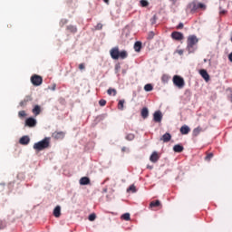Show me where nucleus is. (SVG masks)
I'll return each mask as SVG.
<instances>
[{
	"mask_svg": "<svg viewBox=\"0 0 232 232\" xmlns=\"http://www.w3.org/2000/svg\"><path fill=\"white\" fill-rule=\"evenodd\" d=\"M160 140H162V142H169V140H171V134H169V132H166L162 135Z\"/></svg>",
	"mask_w": 232,
	"mask_h": 232,
	"instance_id": "dca6fc26",
	"label": "nucleus"
},
{
	"mask_svg": "<svg viewBox=\"0 0 232 232\" xmlns=\"http://www.w3.org/2000/svg\"><path fill=\"white\" fill-rule=\"evenodd\" d=\"M173 151H175V153H182L184 151V147L180 144L174 145Z\"/></svg>",
	"mask_w": 232,
	"mask_h": 232,
	"instance_id": "a211bd4d",
	"label": "nucleus"
},
{
	"mask_svg": "<svg viewBox=\"0 0 232 232\" xmlns=\"http://www.w3.org/2000/svg\"><path fill=\"white\" fill-rule=\"evenodd\" d=\"M160 206V200L151 201L150 203V208H159Z\"/></svg>",
	"mask_w": 232,
	"mask_h": 232,
	"instance_id": "393cba45",
	"label": "nucleus"
},
{
	"mask_svg": "<svg viewBox=\"0 0 232 232\" xmlns=\"http://www.w3.org/2000/svg\"><path fill=\"white\" fill-rule=\"evenodd\" d=\"M0 229H5V222L0 221Z\"/></svg>",
	"mask_w": 232,
	"mask_h": 232,
	"instance_id": "79ce46f5",
	"label": "nucleus"
},
{
	"mask_svg": "<svg viewBox=\"0 0 232 232\" xmlns=\"http://www.w3.org/2000/svg\"><path fill=\"white\" fill-rule=\"evenodd\" d=\"M155 37V33H153V31L150 32L148 34V39L151 40Z\"/></svg>",
	"mask_w": 232,
	"mask_h": 232,
	"instance_id": "4c0bfd02",
	"label": "nucleus"
},
{
	"mask_svg": "<svg viewBox=\"0 0 232 232\" xmlns=\"http://www.w3.org/2000/svg\"><path fill=\"white\" fill-rule=\"evenodd\" d=\"M124 102L125 101L124 100H120L119 102H118V110H124Z\"/></svg>",
	"mask_w": 232,
	"mask_h": 232,
	"instance_id": "cd10ccee",
	"label": "nucleus"
},
{
	"mask_svg": "<svg viewBox=\"0 0 232 232\" xmlns=\"http://www.w3.org/2000/svg\"><path fill=\"white\" fill-rule=\"evenodd\" d=\"M149 115H150V111H148V108L144 107L141 110V117H142V119H148Z\"/></svg>",
	"mask_w": 232,
	"mask_h": 232,
	"instance_id": "5701e85b",
	"label": "nucleus"
},
{
	"mask_svg": "<svg viewBox=\"0 0 232 232\" xmlns=\"http://www.w3.org/2000/svg\"><path fill=\"white\" fill-rule=\"evenodd\" d=\"M84 68H85L84 63L79 64V70H84Z\"/></svg>",
	"mask_w": 232,
	"mask_h": 232,
	"instance_id": "a19ab883",
	"label": "nucleus"
},
{
	"mask_svg": "<svg viewBox=\"0 0 232 232\" xmlns=\"http://www.w3.org/2000/svg\"><path fill=\"white\" fill-rule=\"evenodd\" d=\"M162 82L166 83L168 81H169V76L168 74H163L161 77Z\"/></svg>",
	"mask_w": 232,
	"mask_h": 232,
	"instance_id": "c756f323",
	"label": "nucleus"
},
{
	"mask_svg": "<svg viewBox=\"0 0 232 232\" xmlns=\"http://www.w3.org/2000/svg\"><path fill=\"white\" fill-rule=\"evenodd\" d=\"M188 8H189L191 14H195V12L198 10V5L197 1H193L190 4H188Z\"/></svg>",
	"mask_w": 232,
	"mask_h": 232,
	"instance_id": "1a4fd4ad",
	"label": "nucleus"
},
{
	"mask_svg": "<svg viewBox=\"0 0 232 232\" xmlns=\"http://www.w3.org/2000/svg\"><path fill=\"white\" fill-rule=\"evenodd\" d=\"M111 57L114 61H118V59H127L128 58V52L126 51H119V47H113L110 51Z\"/></svg>",
	"mask_w": 232,
	"mask_h": 232,
	"instance_id": "f03ea898",
	"label": "nucleus"
},
{
	"mask_svg": "<svg viewBox=\"0 0 232 232\" xmlns=\"http://www.w3.org/2000/svg\"><path fill=\"white\" fill-rule=\"evenodd\" d=\"M179 131H180L181 135H188V133H189L191 131V129L188 125H183L179 129Z\"/></svg>",
	"mask_w": 232,
	"mask_h": 232,
	"instance_id": "ddd939ff",
	"label": "nucleus"
},
{
	"mask_svg": "<svg viewBox=\"0 0 232 232\" xmlns=\"http://www.w3.org/2000/svg\"><path fill=\"white\" fill-rule=\"evenodd\" d=\"M142 49V43L141 42H136L134 44V50L135 52H140V50Z\"/></svg>",
	"mask_w": 232,
	"mask_h": 232,
	"instance_id": "b1692460",
	"label": "nucleus"
},
{
	"mask_svg": "<svg viewBox=\"0 0 232 232\" xmlns=\"http://www.w3.org/2000/svg\"><path fill=\"white\" fill-rule=\"evenodd\" d=\"M97 27H98V28H102V24H98Z\"/></svg>",
	"mask_w": 232,
	"mask_h": 232,
	"instance_id": "49530a36",
	"label": "nucleus"
},
{
	"mask_svg": "<svg viewBox=\"0 0 232 232\" xmlns=\"http://www.w3.org/2000/svg\"><path fill=\"white\" fill-rule=\"evenodd\" d=\"M107 93L108 95H113V97H115V95H117V90L113 88H109Z\"/></svg>",
	"mask_w": 232,
	"mask_h": 232,
	"instance_id": "a878e982",
	"label": "nucleus"
},
{
	"mask_svg": "<svg viewBox=\"0 0 232 232\" xmlns=\"http://www.w3.org/2000/svg\"><path fill=\"white\" fill-rule=\"evenodd\" d=\"M34 150L35 151H43V150H48L50 148V138H44V140L34 144Z\"/></svg>",
	"mask_w": 232,
	"mask_h": 232,
	"instance_id": "7ed1b4c3",
	"label": "nucleus"
},
{
	"mask_svg": "<svg viewBox=\"0 0 232 232\" xmlns=\"http://www.w3.org/2000/svg\"><path fill=\"white\" fill-rule=\"evenodd\" d=\"M155 19H157V16L154 15V16H153V20L155 21Z\"/></svg>",
	"mask_w": 232,
	"mask_h": 232,
	"instance_id": "8fccbe9b",
	"label": "nucleus"
},
{
	"mask_svg": "<svg viewBox=\"0 0 232 232\" xmlns=\"http://www.w3.org/2000/svg\"><path fill=\"white\" fill-rule=\"evenodd\" d=\"M121 151H126V147H123L122 149H121Z\"/></svg>",
	"mask_w": 232,
	"mask_h": 232,
	"instance_id": "de8ad7c7",
	"label": "nucleus"
},
{
	"mask_svg": "<svg viewBox=\"0 0 232 232\" xmlns=\"http://www.w3.org/2000/svg\"><path fill=\"white\" fill-rule=\"evenodd\" d=\"M182 28H184V24L179 23L177 26V30H182Z\"/></svg>",
	"mask_w": 232,
	"mask_h": 232,
	"instance_id": "ea45409f",
	"label": "nucleus"
},
{
	"mask_svg": "<svg viewBox=\"0 0 232 232\" xmlns=\"http://www.w3.org/2000/svg\"><path fill=\"white\" fill-rule=\"evenodd\" d=\"M133 139H135V134H132V133L127 134L126 136L127 140H133Z\"/></svg>",
	"mask_w": 232,
	"mask_h": 232,
	"instance_id": "72a5a7b5",
	"label": "nucleus"
},
{
	"mask_svg": "<svg viewBox=\"0 0 232 232\" xmlns=\"http://www.w3.org/2000/svg\"><path fill=\"white\" fill-rule=\"evenodd\" d=\"M198 9L206 10V5H204L202 3H198Z\"/></svg>",
	"mask_w": 232,
	"mask_h": 232,
	"instance_id": "e433bc0d",
	"label": "nucleus"
},
{
	"mask_svg": "<svg viewBox=\"0 0 232 232\" xmlns=\"http://www.w3.org/2000/svg\"><path fill=\"white\" fill-rule=\"evenodd\" d=\"M202 131H204L202 130V127L198 126L193 130L192 135H193V137H198V135H200V133H202Z\"/></svg>",
	"mask_w": 232,
	"mask_h": 232,
	"instance_id": "f3484780",
	"label": "nucleus"
},
{
	"mask_svg": "<svg viewBox=\"0 0 232 232\" xmlns=\"http://www.w3.org/2000/svg\"><path fill=\"white\" fill-rule=\"evenodd\" d=\"M178 53H179V55H182V54L184 53V51L179 50V51H178Z\"/></svg>",
	"mask_w": 232,
	"mask_h": 232,
	"instance_id": "c03bdc74",
	"label": "nucleus"
},
{
	"mask_svg": "<svg viewBox=\"0 0 232 232\" xmlns=\"http://www.w3.org/2000/svg\"><path fill=\"white\" fill-rule=\"evenodd\" d=\"M173 84L177 86L179 90H182L184 86H186V82H184V78L179 75H174L172 79Z\"/></svg>",
	"mask_w": 232,
	"mask_h": 232,
	"instance_id": "20e7f679",
	"label": "nucleus"
},
{
	"mask_svg": "<svg viewBox=\"0 0 232 232\" xmlns=\"http://www.w3.org/2000/svg\"><path fill=\"white\" fill-rule=\"evenodd\" d=\"M55 88H56V85H55V84H53V86L51 87V90H52L53 92H55Z\"/></svg>",
	"mask_w": 232,
	"mask_h": 232,
	"instance_id": "37998d69",
	"label": "nucleus"
},
{
	"mask_svg": "<svg viewBox=\"0 0 232 232\" xmlns=\"http://www.w3.org/2000/svg\"><path fill=\"white\" fill-rule=\"evenodd\" d=\"M96 218H97V215H95V213H92L89 216L90 222H93V220H95Z\"/></svg>",
	"mask_w": 232,
	"mask_h": 232,
	"instance_id": "f704fd0d",
	"label": "nucleus"
},
{
	"mask_svg": "<svg viewBox=\"0 0 232 232\" xmlns=\"http://www.w3.org/2000/svg\"><path fill=\"white\" fill-rule=\"evenodd\" d=\"M28 102H32V96H25L24 99L20 102L19 105L21 106V108H24L28 105Z\"/></svg>",
	"mask_w": 232,
	"mask_h": 232,
	"instance_id": "9b49d317",
	"label": "nucleus"
},
{
	"mask_svg": "<svg viewBox=\"0 0 232 232\" xmlns=\"http://www.w3.org/2000/svg\"><path fill=\"white\" fill-rule=\"evenodd\" d=\"M140 5L142 8H146V6H150V2L148 0H140Z\"/></svg>",
	"mask_w": 232,
	"mask_h": 232,
	"instance_id": "bb28decb",
	"label": "nucleus"
},
{
	"mask_svg": "<svg viewBox=\"0 0 232 232\" xmlns=\"http://www.w3.org/2000/svg\"><path fill=\"white\" fill-rule=\"evenodd\" d=\"M171 37L174 39V41H182L184 39V34L180 32H172Z\"/></svg>",
	"mask_w": 232,
	"mask_h": 232,
	"instance_id": "0eeeda50",
	"label": "nucleus"
},
{
	"mask_svg": "<svg viewBox=\"0 0 232 232\" xmlns=\"http://www.w3.org/2000/svg\"><path fill=\"white\" fill-rule=\"evenodd\" d=\"M18 117H19L20 119H23V118L26 117V111H20L18 112Z\"/></svg>",
	"mask_w": 232,
	"mask_h": 232,
	"instance_id": "7c9ffc66",
	"label": "nucleus"
},
{
	"mask_svg": "<svg viewBox=\"0 0 232 232\" xmlns=\"http://www.w3.org/2000/svg\"><path fill=\"white\" fill-rule=\"evenodd\" d=\"M103 2H105L106 5H110V0H103Z\"/></svg>",
	"mask_w": 232,
	"mask_h": 232,
	"instance_id": "a18cd8bd",
	"label": "nucleus"
},
{
	"mask_svg": "<svg viewBox=\"0 0 232 232\" xmlns=\"http://www.w3.org/2000/svg\"><path fill=\"white\" fill-rule=\"evenodd\" d=\"M213 159V153H208L206 157H205V160H207L208 162H209V160H211Z\"/></svg>",
	"mask_w": 232,
	"mask_h": 232,
	"instance_id": "c9c22d12",
	"label": "nucleus"
},
{
	"mask_svg": "<svg viewBox=\"0 0 232 232\" xmlns=\"http://www.w3.org/2000/svg\"><path fill=\"white\" fill-rule=\"evenodd\" d=\"M121 218L123 219V220H130V213H125V214H123L122 216H121Z\"/></svg>",
	"mask_w": 232,
	"mask_h": 232,
	"instance_id": "473e14b6",
	"label": "nucleus"
},
{
	"mask_svg": "<svg viewBox=\"0 0 232 232\" xmlns=\"http://www.w3.org/2000/svg\"><path fill=\"white\" fill-rule=\"evenodd\" d=\"M199 75H201V77L204 79V81H206V82H209V73H208V71H206L205 69H201L199 71Z\"/></svg>",
	"mask_w": 232,
	"mask_h": 232,
	"instance_id": "9d476101",
	"label": "nucleus"
},
{
	"mask_svg": "<svg viewBox=\"0 0 232 232\" xmlns=\"http://www.w3.org/2000/svg\"><path fill=\"white\" fill-rule=\"evenodd\" d=\"M127 191L128 192L131 191L132 193H135L137 191V188H135V185H130L127 189Z\"/></svg>",
	"mask_w": 232,
	"mask_h": 232,
	"instance_id": "2f4dec72",
	"label": "nucleus"
},
{
	"mask_svg": "<svg viewBox=\"0 0 232 232\" xmlns=\"http://www.w3.org/2000/svg\"><path fill=\"white\" fill-rule=\"evenodd\" d=\"M19 143L22 144L23 146H26V145L30 144V137H28V136H23V137L19 140Z\"/></svg>",
	"mask_w": 232,
	"mask_h": 232,
	"instance_id": "2eb2a0df",
	"label": "nucleus"
},
{
	"mask_svg": "<svg viewBox=\"0 0 232 232\" xmlns=\"http://www.w3.org/2000/svg\"><path fill=\"white\" fill-rule=\"evenodd\" d=\"M31 82L34 86H41L43 84V77L37 74H34L31 77Z\"/></svg>",
	"mask_w": 232,
	"mask_h": 232,
	"instance_id": "39448f33",
	"label": "nucleus"
},
{
	"mask_svg": "<svg viewBox=\"0 0 232 232\" xmlns=\"http://www.w3.org/2000/svg\"><path fill=\"white\" fill-rule=\"evenodd\" d=\"M99 104H100V106H106V100H104V99L100 100Z\"/></svg>",
	"mask_w": 232,
	"mask_h": 232,
	"instance_id": "58836bf2",
	"label": "nucleus"
},
{
	"mask_svg": "<svg viewBox=\"0 0 232 232\" xmlns=\"http://www.w3.org/2000/svg\"><path fill=\"white\" fill-rule=\"evenodd\" d=\"M198 43V38H197V35L195 34L188 35L187 39V50L188 53H195V50H196L195 46H197Z\"/></svg>",
	"mask_w": 232,
	"mask_h": 232,
	"instance_id": "f257e3e1",
	"label": "nucleus"
},
{
	"mask_svg": "<svg viewBox=\"0 0 232 232\" xmlns=\"http://www.w3.org/2000/svg\"><path fill=\"white\" fill-rule=\"evenodd\" d=\"M32 112L34 113V115H35V117H37V115H40L41 114V106L35 105L34 107Z\"/></svg>",
	"mask_w": 232,
	"mask_h": 232,
	"instance_id": "412c9836",
	"label": "nucleus"
},
{
	"mask_svg": "<svg viewBox=\"0 0 232 232\" xmlns=\"http://www.w3.org/2000/svg\"><path fill=\"white\" fill-rule=\"evenodd\" d=\"M153 121L154 122H161L162 121V112L160 111H157L153 114Z\"/></svg>",
	"mask_w": 232,
	"mask_h": 232,
	"instance_id": "6e6552de",
	"label": "nucleus"
},
{
	"mask_svg": "<svg viewBox=\"0 0 232 232\" xmlns=\"http://www.w3.org/2000/svg\"><path fill=\"white\" fill-rule=\"evenodd\" d=\"M80 184L81 186H88V184H90V178L82 177L80 179Z\"/></svg>",
	"mask_w": 232,
	"mask_h": 232,
	"instance_id": "6ab92c4d",
	"label": "nucleus"
},
{
	"mask_svg": "<svg viewBox=\"0 0 232 232\" xmlns=\"http://www.w3.org/2000/svg\"><path fill=\"white\" fill-rule=\"evenodd\" d=\"M66 30L70 32L71 34H77V26L75 25H68L66 27Z\"/></svg>",
	"mask_w": 232,
	"mask_h": 232,
	"instance_id": "4be33fe9",
	"label": "nucleus"
},
{
	"mask_svg": "<svg viewBox=\"0 0 232 232\" xmlns=\"http://www.w3.org/2000/svg\"><path fill=\"white\" fill-rule=\"evenodd\" d=\"M64 135H65V133L63 131H54L53 133V138L59 140L61 139H64Z\"/></svg>",
	"mask_w": 232,
	"mask_h": 232,
	"instance_id": "4468645a",
	"label": "nucleus"
},
{
	"mask_svg": "<svg viewBox=\"0 0 232 232\" xmlns=\"http://www.w3.org/2000/svg\"><path fill=\"white\" fill-rule=\"evenodd\" d=\"M159 159H160V156L159 155V152H157V151L152 152V154L150 157V162H153V163L158 162Z\"/></svg>",
	"mask_w": 232,
	"mask_h": 232,
	"instance_id": "f8f14e48",
	"label": "nucleus"
},
{
	"mask_svg": "<svg viewBox=\"0 0 232 232\" xmlns=\"http://www.w3.org/2000/svg\"><path fill=\"white\" fill-rule=\"evenodd\" d=\"M25 126L28 128H35L37 126V120L30 117L25 120Z\"/></svg>",
	"mask_w": 232,
	"mask_h": 232,
	"instance_id": "423d86ee",
	"label": "nucleus"
},
{
	"mask_svg": "<svg viewBox=\"0 0 232 232\" xmlns=\"http://www.w3.org/2000/svg\"><path fill=\"white\" fill-rule=\"evenodd\" d=\"M53 216L56 218H59L61 217V206H56L53 209Z\"/></svg>",
	"mask_w": 232,
	"mask_h": 232,
	"instance_id": "aec40b11",
	"label": "nucleus"
},
{
	"mask_svg": "<svg viewBox=\"0 0 232 232\" xmlns=\"http://www.w3.org/2000/svg\"><path fill=\"white\" fill-rule=\"evenodd\" d=\"M145 92H152L153 91V85L151 83H148L144 86Z\"/></svg>",
	"mask_w": 232,
	"mask_h": 232,
	"instance_id": "c85d7f7f",
	"label": "nucleus"
},
{
	"mask_svg": "<svg viewBox=\"0 0 232 232\" xmlns=\"http://www.w3.org/2000/svg\"><path fill=\"white\" fill-rule=\"evenodd\" d=\"M147 168H148L149 169H153V167H151V166H147Z\"/></svg>",
	"mask_w": 232,
	"mask_h": 232,
	"instance_id": "09e8293b",
	"label": "nucleus"
}]
</instances>
